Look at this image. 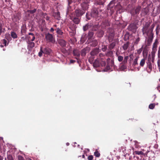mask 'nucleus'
Wrapping results in <instances>:
<instances>
[{
    "label": "nucleus",
    "instance_id": "obj_62",
    "mask_svg": "<svg viewBox=\"0 0 160 160\" xmlns=\"http://www.w3.org/2000/svg\"><path fill=\"white\" fill-rule=\"evenodd\" d=\"M120 68L122 69H125L126 68V67L124 65H122L121 67Z\"/></svg>",
    "mask_w": 160,
    "mask_h": 160
},
{
    "label": "nucleus",
    "instance_id": "obj_5",
    "mask_svg": "<svg viewBox=\"0 0 160 160\" xmlns=\"http://www.w3.org/2000/svg\"><path fill=\"white\" fill-rule=\"evenodd\" d=\"M107 65L105 68L106 70H108L111 69V67L114 66V62L113 59L111 60L110 58H108L107 60Z\"/></svg>",
    "mask_w": 160,
    "mask_h": 160
},
{
    "label": "nucleus",
    "instance_id": "obj_39",
    "mask_svg": "<svg viewBox=\"0 0 160 160\" xmlns=\"http://www.w3.org/2000/svg\"><path fill=\"white\" fill-rule=\"evenodd\" d=\"M42 15L43 18H45L48 21L49 20V18L47 15L46 13H43Z\"/></svg>",
    "mask_w": 160,
    "mask_h": 160
},
{
    "label": "nucleus",
    "instance_id": "obj_38",
    "mask_svg": "<svg viewBox=\"0 0 160 160\" xmlns=\"http://www.w3.org/2000/svg\"><path fill=\"white\" fill-rule=\"evenodd\" d=\"M158 43V40L157 39H156L155 40V42L153 44L152 47L157 48V45Z\"/></svg>",
    "mask_w": 160,
    "mask_h": 160
},
{
    "label": "nucleus",
    "instance_id": "obj_54",
    "mask_svg": "<svg viewBox=\"0 0 160 160\" xmlns=\"http://www.w3.org/2000/svg\"><path fill=\"white\" fill-rule=\"evenodd\" d=\"M157 48L152 47V50L151 52H153L154 53H155L157 51Z\"/></svg>",
    "mask_w": 160,
    "mask_h": 160
},
{
    "label": "nucleus",
    "instance_id": "obj_64",
    "mask_svg": "<svg viewBox=\"0 0 160 160\" xmlns=\"http://www.w3.org/2000/svg\"><path fill=\"white\" fill-rule=\"evenodd\" d=\"M75 62V61L73 60H71L70 62L71 63H74Z\"/></svg>",
    "mask_w": 160,
    "mask_h": 160
},
{
    "label": "nucleus",
    "instance_id": "obj_52",
    "mask_svg": "<svg viewBox=\"0 0 160 160\" xmlns=\"http://www.w3.org/2000/svg\"><path fill=\"white\" fill-rule=\"evenodd\" d=\"M86 38L85 37L84 38L83 37H82L81 39V42L82 43H83L86 41Z\"/></svg>",
    "mask_w": 160,
    "mask_h": 160
},
{
    "label": "nucleus",
    "instance_id": "obj_48",
    "mask_svg": "<svg viewBox=\"0 0 160 160\" xmlns=\"http://www.w3.org/2000/svg\"><path fill=\"white\" fill-rule=\"evenodd\" d=\"M69 34L70 35L72 36H74L75 34V30H72V32H69Z\"/></svg>",
    "mask_w": 160,
    "mask_h": 160
},
{
    "label": "nucleus",
    "instance_id": "obj_12",
    "mask_svg": "<svg viewBox=\"0 0 160 160\" xmlns=\"http://www.w3.org/2000/svg\"><path fill=\"white\" fill-rule=\"evenodd\" d=\"M115 34L113 32L110 33L108 36V41L109 42H112L114 40V38Z\"/></svg>",
    "mask_w": 160,
    "mask_h": 160
},
{
    "label": "nucleus",
    "instance_id": "obj_22",
    "mask_svg": "<svg viewBox=\"0 0 160 160\" xmlns=\"http://www.w3.org/2000/svg\"><path fill=\"white\" fill-rule=\"evenodd\" d=\"M73 52L74 55L77 57H79L80 55V52L77 50L74 49L73 50Z\"/></svg>",
    "mask_w": 160,
    "mask_h": 160
},
{
    "label": "nucleus",
    "instance_id": "obj_60",
    "mask_svg": "<svg viewBox=\"0 0 160 160\" xmlns=\"http://www.w3.org/2000/svg\"><path fill=\"white\" fill-rule=\"evenodd\" d=\"M57 15L58 17L57 18V19H59L60 18V13L59 12H58L57 13Z\"/></svg>",
    "mask_w": 160,
    "mask_h": 160
},
{
    "label": "nucleus",
    "instance_id": "obj_33",
    "mask_svg": "<svg viewBox=\"0 0 160 160\" xmlns=\"http://www.w3.org/2000/svg\"><path fill=\"white\" fill-rule=\"evenodd\" d=\"M104 34V32L102 30H99L98 32V36L99 37H102Z\"/></svg>",
    "mask_w": 160,
    "mask_h": 160
},
{
    "label": "nucleus",
    "instance_id": "obj_27",
    "mask_svg": "<svg viewBox=\"0 0 160 160\" xmlns=\"http://www.w3.org/2000/svg\"><path fill=\"white\" fill-rule=\"evenodd\" d=\"M158 65L159 68H160V50L158 51Z\"/></svg>",
    "mask_w": 160,
    "mask_h": 160
},
{
    "label": "nucleus",
    "instance_id": "obj_25",
    "mask_svg": "<svg viewBox=\"0 0 160 160\" xmlns=\"http://www.w3.org/2000/svg\"><path fill=\"white\" fill-rule=\"evenodd\" d=\"M114 6V2L111 1L108 5V10L112 8Z\"/></svg>",
    "mask_w": 160,
    "mask_h": 160
},
{
    "label": "nucleus",
    "instance_id": "obj_16",
    "mask_svg": "<svg viewBox=\"0 0 160 160\" xmlns=\"http://www.w3.org/2000/svg\"><path fill=\"white\" fill-rule=\"evenodd\" d=\"M58 44L62 47H65L66 46V41L62 39H59L58 41Z\"/></svg>",
    "mask_w": 160,
    "mask_h": 160
},
{
    "label": "nucleus",
    "instance_id": "obj_24",
    "mask_svg": "<svg viewBox=\"0 0 160 160\" xmlns=\"http://www.w3.org/2000/svg\"><path fill=\"white\" fill-rule=\"evenodd\" d=\"M130 43L129 42H126V43H124V45L122 46L123 49L124 50H126L128 49V48L130 44Z\"/></svg>",
    "mask_w": 160,
    "mask_h": 160
},
{
    "label": "nucleus",
    "instance_id": "obj_41",
    "mask_svg": "<svg viewBox=\"0 0 160 160\" xmlns=\"http://www.w3.org/2000/svg\"><path fill=\"white\" fill-rule=\"evenodd\" d=\"M36 11L37 9L34 8L32 10H28L27 11V12L30 14H33Z\"/></svg>",
    "mask_w": 160,
    "mask_h": 160
},
{
    "label": "nucleus",
    "instance_id": "obj_57",
    "mask_svg": "<svg viewBox=\"0 0 160 160\" xmlns=\"http://www.w3.org/2000/svg\"><path fill=\"white\" fill-rule=\"evenodd\" d=\"M18 160H24V158L21 156H18Z\"/></svg>",
    "mask_w": 160,
    "mask_h": 160
},
{
    "label": "nucleus",
    "instance_id": "obj_11",
    "mask_svg": "<svg viewBox=\"0 0 160 160\" xmlns=\"http://www.w3.org/2000/svg\"><path fill=\"white\" fill-rule=\"evenodd\" d=\"M110 25V22L107 19L103 20L101 23V26L103 28H105L106 27Z\"/></svg>",
    "mask_w": 160,
    "mask_h": 160
},
{
    "label": "nucleus",
    "instance_id": "obj_10",
    "mask_svg": "<svg viewBox=\"0 0 160 160\" xmlns=\"http://www.w3.org/2000/svg\"><path fill=\"white\" fill-rule=\"evenodd\" d=\"M90 49V48L88 47H87L85 48L82 49L81 52V54L82 57H85L87 53L88 52Z\"/></svg>",
    "mask_w": 160,
    "mask_h": 160
},
{
    "label": "nucleus",
    "instance_id": "obj_3",
    "mask_svg": "<svg viewBox=\"0 0 160 160\" xmlns=\"http://www.w3.org/2000/svg\"><path fill=\"white\" fill-rule=\"evenodd\" d=\"M99 52L100 49L99 48H95L92 50L90 53L91 56L89 59V61L90 62H92L94 58V56L97 55Z\"/></svg>",
    "mask_w": 160,
    "mask_h": 160
},
{
    "label": "nucleus",
    "instance_id": "obj_32",
    "mask_svg": "<svg viewBox=\"0 0 160 160\" xmlns=\"http://www.w3.org/2000/svg\"><path fill=\"white\" fill-rule=\"evenodd\" d=\"M11 36L13 38H16L18 37L17 34L14 32H11Z\"/></svg>",
    "mask_w": 160,
    "mask_h": 160
},
{
    "label": "nucleus",
    "instance_id": "obj_55",
    "mask_svg": "<svg viewBox=\"0 0 160 160\" xmlns=\"http://www.w3.org/2000/svg\"><path fill=\"white\" fill-rule=\"evenodd\" d=\"M82 2L89 3L90 0H82Z\"/></svg>",
    "mask_w": 160,
    "mask_h": 160
},
{
    "label": "nucleus",
    "instance_id": "obj_20",
    "mask_svg": "<svg viewBox=\"0 0 160 160\" xmlns=\"http://www.w3.org/2000/svg\"><path fill=\"white\" fill-rule=\"evenodd\" d=\"M55 30L56 31L57 34L62 35L63 34V32L61 29V28L58 27L57 28H55Z\"/></svg>",
    "mask_w": 160,
    "mask_h": 160
},
{
    "label": "nucleus",
    "instance_id": "obj_26",
    "mask_svg": "<svg viewBox=\"0 0 160 160\" xmlns=\"http://www.w3.org/2000/svg\"><path fill=\"white\" fill-rule=\"evenodd\" d=\"M98 42L97 40H93L91 43L90 45L92 47H95L97 45Z\"/></svg>",
    "mask_w": 160,
    "mask_h": 160
},
{
    "label": "nucleus",
    "instance_id": "obj_58",
    "mask_svg": "<svg viewBox=\"0 0 160 160\" xmlns=\"http://www.w3.org/2000/svg\"><path fill=\"white\" fill-rule=\"evenodd\" d=\"M68 5L69 6L72 2V0H68Z\"/></svg>",
    "mask_w": 160,
    "mask_h": 160
},
{
    "label": "nucleus",
    "instance_id": "obj_21",
    "mask_svg": "<svg viewBox=\"0 0 160 160\" xmlns=\"http://www.w3.org/2000/svg\"><path fill=\"white\" fill-rule=\"evenodd\" d=\"M72 19L73 22L77 24H78L80 22V18H79V17H74Z\"/></svg>",
    "mask_w": 160,
    "mask_h": 160
},
{
    "label": "nucleus",
    "instance_id": "obj_29",
    "mask_svg": "<svg viewBox=\"0 0 160 160\" xmlns=\"http://www.w3.org/2000/svg\"><path fill=\"white\" fill-rule=\"evenodd\" d=\"M105 55L102 53H100L99 54V57L100 60L101 61L105 60L104 59V58Z\"/></svg>",
    "mask_w": 160,
    "mask_h": 160
},
{
    "label": "nucleus",
    "instance_id": "obj_49",
    "mask_svg": "<svg viewBox=\"0 0 160 160\" xmlns=\"http://www.w3.org/2000/svg\"><path fill=\"white\" fill-rule=\"evenodd\" d=\"M148 54V52L146 49H144L142 52V54L143 56L147 55Z\"/></svg>",
    "mask_w": 160,
    "mask_h": 160
},
{
    "label": "nucleus",
    "instance_id": "obj_1",
    "mask_svg": "<svg viewBox=\"0 0 160 160\" xmlns=\"http://www.w3.org/2000/svg\"><path fill=\"white\" fill-rule=\"evenodd\" d=\"M149 24H146L142 29L143 34H146L147 37V45L149 46L151 45L153 38V33L152 32L154 26L152 25L151 27L149 28Z\"/></svg>",
    "mask_w": 160,
    "mask_h": 160
},
{
    "label": "nucleus",
    "instance_id": "obj_63",
    "mask_svg": "<svg viewBox=\"0 0 160 160\" xmlns=\"http://www.w3.org/2000/svg\"><path fill=\"white\" fill-rule=\"evenodd\" d=\"M103 4V2H99L98 3V4L99 5H102Z\"/></svg>",
    "mask_w": 160,
    "mask_h": 160
},
{
    "label": "nucleus",
    "instance_id": "obj_42",
    "mask_svg": "<svg viewBox=\"0 0 160 160\" xmlns=\"http://www.w3.org/2000/svg\"><path fill=\"white\" fill-rule=\"evenodd\" d=\"M155 107L154 103H151L149 105V108L151 109H153Z\"/></svg>",
    "mask_w": 160,
    "mask_h": 160
},
{
    "label": "nucleus",
    "instance_id": "obj_23",
    "mask_svg": "<svg viewBox=\"0 0 160 160\" xmlns=\"http://www.w3.org/2000/svg\"><path fill=\"white\" fill-rule=\"evenodd\" d=\"M4 25L3 21L1 19H0V35L2 32V29Z\"/></svg>",
    "mask_w": 160,
    "mask_h": 160
},
{
    "label": "nucleus",
    "instance_id": "obj_13",
    "mask_svg": "<svg viewBox=\"0 0 160 160\" xmlns=\"http://www.w3.org/2000/svg\"><path fill=\"white\" fill-rule=\"evenodd\" d=\"M28 35L29 36H27V38L29 41H33L35 40V37L33 33L30 32L28 33Z\"/></svg>",
    "mask_w": 160,
    "mask_h": 160
},
{
    "label": "nucleus",
    "instance_id": "obj_15",
    "mask_svg": "<svg viewBox=\"0 0 160 160\" xmlns=\"http://www.w3.org/2000/svg\"><path fill=\"white\" fill-rule=\"evenodd\" d=\"M44 54L50 55L52 52V50L48 47H46L43 48Z\"/></svg>",
    "mask_w": 160,
    "mask_h": 160
},
{
    "label": "nucleus",
    "instance_id": "obj_61",
    "mask_svg": "<svg viewBox=\"0 0 160 160\" xmlns=\"http://www.w3.org/2000/svg\"><path fill=\"white\" fill-rule=\"evenodd\" d=\"M55 30V29H54V28H51L50 30V31L51 32H52L54 30Z\"/></svg>",
    "mask_w": 160,
    "mask_h": 160
},
{
    "label": "nucleus",
    "instance_id": "obj_2",
    "mask_svg": "<svg viewBox=\"0 0 160 160\" xmlns=\"http://www.w3.org/2000/svg\"><path fill=\"white\" fill-rule=\"evenodd\" d=\"M106 63L105 60L101 61L100 58L96 59L93 63L94 67L97 68L100 66H105Z\"/></svg>",
    "mask_w": 160,
    "mask_h": 160
},
{
    "label": "nucleus",
    "instance_id": "obj_59",
    "mask_svg": "<svg viewBox=\"0 0 160 160\" xmlns=\"http://www.w3.org/2000/svg\"><path fill=\"white\" fill-rule=\"evenodd\" d=\"M142 51V47L141 48H140V49L138 50L137 52L138 53H140Z\"/></svg>",
    "mask_w": 160,
    "mask_h": 160
},
{
    "label": "nucleus",
    "instance_id": "obj_19",
    "mask_svg": "<svg viewBox=\"0 0 160 160\" xmlns=\"http://www.w3.org/2000/svg\"><path fill=\"white\" fill-rule=\"evenodd\" d=\"M31 41H28V49L29 50H31V49L34 47L35 43Z\"/></svg>",
    "mask_w": 160,
    "mask_h": 160
},
{
    "label": "nucleus",
    "instance_id": "obj_14",
    "mask_svg": "<svg viewBox=\"0 0 160 160\" xmlns=\"http://www.w3.org/2000/svg\"><path fill=\"white\" fill-rule=\"evenodd\" d=\"M148 60L147 62V67L150 70H152V64L151 62V56L150 55H149V56L148 57Z\"/></svg>",
    "mask_w": 160,
    "mask_h": 160
},
{
    "label": "nucleus",
    "instance_id": "obj_31",
    "mask_svg": "<svg viewBox=\"0 0 160 160\" xmlns=\"http://www.w3.org/2000/svg\"><path fill=\"white\" fill-rule=\"evenodd\" d=\"M139 57H137L134 60L132 65L134 66H135L138 64V61L139 58Z\"/></svg>",
    "mask_w": 160,
    "mask_h": 160
},
{
    "label": "nucleus",
    "instance_id": "obj_36",
    "mask_svg": "<svg viewBox=\"0 0 160 160\" xmlns=\"http://www.w3.org/2000/svg\"><path fill=\"white\" fill-rule=\"evenodd\" d=\"M145 58L142 59L140 62V66L142 67H143L145 63Z\"/></svg>",
    "mask_w": 160,
    "mask_h": 160
},
{
    "label": "nucleus",
    "instance_id": "obj_40",
    "mask_svg": "<svg viewBox=\"0 0 160 160\" xmlns=\"http://www.w3.org/2000/svg\"><path fill=\"white\" fill-rule=\"evenodd\" d=\"M134 153L135 154L141 155H144V153L142 152L141 151H135L134 152Z\"/></svg>",
    "mask_w": 160,
    "mask_h": 160
},
{
    "label": "nucleus",
    "instance_id": "obj_17",
    "mask_svg": "<svg viewBox=\"0 0 160 160\" xmlns=\"http://www.w3.org/2000/svg\"><path fill=\"white\" fill-rule=\"evenodd\" d=\"M81 6L82 9L85 12V11L88 10L89 5L88 3L82 2L81 4Z\"/></svg>",
    "mask_w": 160,
    "mask_h": 160
},
{
    "label": "nucleus",
    "instance_id": "obj_46",
    "mask_svg": "<svg viewBox=\"0 0 160 160\" xmlns=\"http://www.w3.org/2000/svg\"><path fill=\"white\" fill-rule=\"evenodd\" d=\"M94 155L96 157H99L100 156V153L98 151H96L94 152Z\"/></svg>",
    "mask_w": 160,
    "mask_h": 160
},
{
    "label": "nucleus",
    "instance_id": "obj_34",
    "mask_svg": "<svg viewBox=\"0 0 160 160\" xmlns=\"http://www.w3.org/2000/svg\"><path fill=\"white\" fill-rule=\"evenodd\" d=\"M44 53L43 48L42 47H40V51L38 53V56L41 57L42 55V53Z\"/></svg>",
    "mask_w": 160,
    "mask_h": 160
},
{
    "label": "nucleus",
    "instance_id": "obj_44",
    "mask_svg": "<svg viewBox=\"0 0 160 160\" xmlns=\"http://www.w3.org/2000/svg\"><path fill=\"white\" fill-rule=\"evenodd\" d=\"M128 58V56H126L124 57V60L122 62L123 64H125L127 63Z\"/></svg>",
    "mask_w": 160,
    "mask_h": 160
},
{
    "label": "nucleus",
    "instance_id": "obj_47",
    "mask_svg": "<svg viewBox=\"0 0 160 160\" xmlns=\"http://www.w3.org/2000/svg\"><path fill=\"white\" fill-rule=\"evenodd\" d=\"M123 57L121 56H119L118 57V60L119 62H121L123 60Z\"/></svg>",
    "mask_w": 160,
    "mask_h": 160
},
{
    "label": "nucleus",
    "instance_id": "obj_35",
    "mask_svg": "<svg viewBox=\"0 0 160 160\" xmlns=\"http://www.w3.org/2000/svg\"><path fill=\"white\" fill-rule=\"evenodd\" d=\"M90 26L89 24H87L85 25L83 27V30L84 31H87L88 29L89 28H90Z\"/></svg>",
    "mask_w": 160,
    "mask_h": 160
},
{
    "label": "nucleus",
    "instance_id": "obj_37",
    "mask_svg": "<svg viewBox=\"0 0 160 160\" xmlns=\"http://www.w3.org/2000/svg\"><path fill=\"white\" fill-rule=\"evenodd\" d=\"M129 35L128 34H126L124 35L123 39L124 41H126L129 39Z\"/></svg>",
    "mask_w": 160,
    "mask_h": 160
},
{
    "label": "nucleus",
    "instance_id": "obj_53",
    "mask_svg": "<svg viewBox=\"0 0 160 160\" xmlns=\"http://www.w3.org/2000/svg\"><path fill=\"white\" fill-rule=\"evenodd\" d=\"M2 43L4 45V46H6L7 43V40L5 39H3L2 40Z\"/></svg>",
    "mask_w": 160,
    "mask_h": 160
},
{
    "label": "nucleus",
    "instance_id": "obj_7",
    "mask_svg": "<svg viewBox=\"0 0 160 160\" xmlns=\"http://www.w3.org/2000/svg\"><path fill=\"white\" fill-rule=\"evenodd\" d=\"M141 6H138L136 8L132 9L131 11V13L132 15H137L139 14L140 11L141 9Z\"/></svg>",
    "mask_w": 160,
    "mask_h": 160
},
{
    "label": "nucleus",
    "instance_id": "obj_56",
    "mask_svg": "<svg viewBox=\"0 0 160 160\" xmlns=\"http://www.w3.org/2000/svg\"><path fill=\"white\" fill-rule=\"evenodd\" d=\"M93 156L92 155H89L88 157V160H92L93 159Z\"/></svg>",
    "mask_w": 160,
    "mask_h": 160
},
{
    "label": "nucleus",
    "instance_id": "obj_4",
    "mask_svg": "<svg viewBox=\"0 0 160 160\" xmlns=\"http://www.w3.org/2000/svg\"><path fill=\"white\" fill-rule=\"evenodd\" d=\"M45 37L47 41L48 42L54 43L55 42V39L54 35L49 33L45 34Z\"/></svg>",
    "mask_w": 160,
    "mask_h": 160
},
{
    "label": "nucleus",
    "instance_id": "obj_18",
    "mask_svg": "<svg viewBox=\"0 0 160 160\" xmlns=\"http://www.w3.org/2000/svg\"><path fill=\"white\" fill-rule=\"evenodd\" d=\"M115 41H116V39L114 40V42H112L110 43L108 45V48L110 50L113 49L116 45V42Z\"/></svg>",
    "mask_w": 160,
    "mask_h": 160
},
{
    "label": "nucleus",
    "instance_id": "obj_8",
    "mask_svg": "<svg viewBox=\"0 0 160 160\" xmlns=\"http://www.w3.org/2000/svg\"><path fill=\"white\" fill-rule=\"evenodd\" d=\"M85 12L82 10H81L79 9H77L75 11V13L76 16L78 17H80L83 15Z\"/></svg>",
    "mask_w": 160,
    "mask_h": 160
},
{
    "label": "nucleus",
    "instance_id": "obj_43",
    "mask_svg": "<svg viewBox=\"0 0 160 160\" xmlns=\"http://www.w3.org/2000/svg\"><path fill=\"white\" fill-rule=\"evenodd\" d=\"M155 54L153 52H151L152 62L153 63L154 61Z\"/></svg>",
    "mask_w": 160,
    "mask_h": 160
},
{
    "label": "nucleus",
    "instance_id": "obj_51",
    "mask_svg": "<svg viewBox=\"0 0 160 160\" xmlns=\"http://www.w3.org/2000/svg\"><path fill=\"white\" fill-rule=\"evenodd\" d=\"M107 49V46L106 45H104L102 46V50L103 52H105L106 51Z\"/></svg>",
    "mask_w": 160,
    "mask_h": 160
},
{
    "label": "nucleus",
    "instance_id": "obj_50",
    "mask_svg": "<svg viewBox=\"0 0 160 160\" xmlns=\"http://www.w3.org/2000/svg\"><path fill=\"white\" fill-rule=\"evenodd\" d=\"M7 158L8 160H14L12 156L10 155H8Z\"/></svg>",
    "mask_w": 160,
    "mask_h": 160
},
{
    "label": "nucleus",
    "instance_id": "obj_30",
    "mask_svg": "<svg viewBox=\"0 0 160 160\" xmlns=\"http://www.w3.org/2000/svg\"><path fill=\"white\" fill-rule=\"evenodd\" d=\"M113 54V52L112 51H110L106 53V55L108 57H111Z\"/></svg>",
    "mask_w": 160,
    "mask_h": 160
},
{
    "label": "nucleus",
    "instance_id": "obj_9",
    "mask_svg": "<svg viewBox=\"0 0 160 160\" xmlns=\"http://www.w3.org/2000/svg\"><path fill=\"white\" fill-rule=\"evenodd\" d=\"M98 12L97 9L95 8H93L91 13V16L93 17L96 18L98 16Z\"/></svg>",
    "mask_w": 160,
    "mask_h": 160
},
{
    "label": "nucleus",
    "instance_id": "obj_28",
    "mask_svg": "<svg viewBox=\"0 0 160 160\" xmlns=\"http://www.w3.org/2000/svg\"><path fill=\"white\" fill-rule=\"evenodd\" d=\"M94 34V33L92 32H89L88 33V39H91L93 35Z\"/></svg>",
    "mask_w": 160,
    "mask_h": 160
},
{
    "label": "nucleus",
    "instance_id": "obj_6",
    "mask_svg": "<svg viewBox=\"0 0 160 160\" xmlns=\"http://www.w3.org/2000/svg\"><path fill=\"white\" fill-rule=\"evenodd\" d=\"M138 27L136 24L135 23H132L130 24L128 27V31H131L133 33L136 32Z\"/></svg>",
    "mask_w": 160,
    "mask_h": 160
},
{
    "label": "nucleus",
    "instance_id": "obj_45",
    "mask_svg": "<svg viewBox=\"0 0 160 160\" xmlns=\"http://www.w3.org/2000/svg\"><path fill=\"white\" fill-rule=\"evenodd\" d=\"M140 40V38L139 36H138L137 38L136 39L135 41L134 42V44H137Z\"/></svg>",
    "mask_w": 160,
    "mask_h": 160
}]
</instances>
